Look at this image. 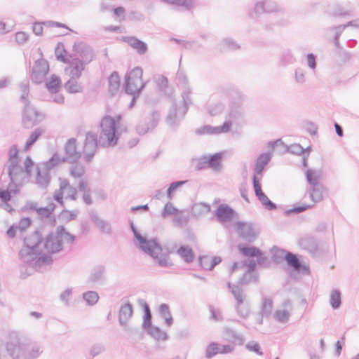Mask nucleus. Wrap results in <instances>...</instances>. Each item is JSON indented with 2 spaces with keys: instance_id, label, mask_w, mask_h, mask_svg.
I'll list each match as a JSON object with an SVG mask.
<instances>
[{
  "instance_id": "obj_1",
  "label": "nucleus",
  "mask_w": 359,
  "mask_h": 359,
  "mask_svg": "<svg viewBox=\"0 0 359 359\" xmlns=\"http://www.w3.org/2000/svg\"><path fill=\"white\" fill-rule=\"evenodd\" d=\"M74 240L75 236L63 226H58L55 232L48 234L44 241L39 231H36L25 238V247L19 255L25 263L38 269L50 262V254L60 252L64 244L71 245Z\"/></svg>"
},
{
  "instance_id": "obj_2",
  "label": "nucleus",
  "mask_w": 359,
  "mask_h": 359,
  "mask_svg": "<svg viewBox=\"0 0 359 359\" xmlns=\"http://www.w3.org/2000/svg\"><path fill=\"white\" fill-rule=\"evenodd\" d=\"M6 351L13 359H37L43 353V346L18 337H11Z\"/></svg>"
},
{
  "instance_id": "obj_3",
  "label": "nucleus",
  "mask_w": 359,
  "mask_h": 359,
  "mask_svg": "<svg viewBox=\"0 0 359 359\" xmlns=\"http://www.w3.org/2000/svg\"><path fill=\"white\" fill-rule=\"evenodd\" d=\"M121 116L113 118L105 116L100 122V133L98 138L99 146L102 147H114L120 138L123 127L120 123Z\"/></svg>"
},
{
  "instance_id": "obj_4",
  "label": "nucleus",
  "mask_w": 359,
  "mask_h": 359,
  "mask_svg": "<svg viewBox=\"0 0 359 359\" xmlns=\"http://www.w3.org/2000/svg\"><path fill=\"white\" fill-rule=\"evenodd\" d=\"M130 226L135 238V245L144 253L151 257L160 266H167L168 257L162 253V248L157 240L148 239L136 229L133 222H130Z\"/></svg>"
},
{
  "instance_id": "obj_5",
  "label": "nucleus",
  "mask_w": 359,
  "mask_h": 359,
  "mask_svg": "<svg viewBox=\"0 0 359 359\" xmlns=\"http://www.w3.org/2000/svg\"><path fill=\"white\" fill-rule=\"evenodd\" d=\"M74 50L77 53L81 59L73 58L65 71L69 73L70 78L79 79L84 70V65L92 61L93 53L92 49L83 43H75L73 46Z\"/></svg>"
},
{
  "instance_id": "obj_6",
  "label": "nucleus",
  "mask_w": 359,
  "mask_h": 359,
  "mask_svg": "<svg viewBox=\"0 0 359 359\" xmlns=\"http://www.w3.org/2000/svg\"><path fill=\"white\" fill-rule=\"evenodd\" d=\"M238 248L243 256L248 257L243 262L244 265L248 267V272H254L257 264L262 266L266 261L264 252L255 246L238 245Z\"/></svg>"
},
{
  "instance_id": "obj_7",
  "label": "nucleus",
  "mask_w": 359,
  "mask_h": 359,
  "mask_svg": "<svg viewBox=\"0 0 359 359\" xmlns=\"http://www.w3.org/2000/svg\"><path fill=\"white\" fill-rule=\"evenodd\" d=\"M59 158L53 156L48 161L36 166V183L41 189H46L51 180L50 170L58 165Z\"/></svg>"
},
{
  "instance_id": "obj_8",
  "label": "nucleus",
  "mask_w": 359,
  "mask_h": 359,
  "mask_svg": "<svg viewBox=\"0 0 359 359\" xmlns=\"http://www.w3.org/2000/svg\"><path fill=\"white\" fill-rule=\"evenodd\" d=\"M142 69L140 67L134 68L128 76H126L125 90L130 95H139L144 88L145 83L142 82Z\"/></svg>"
},
{
  "instance_id": "obj_9",
  "label": "nucleus",
  "mask_w": 359,
  "mask_h": 359,
  "mask_svg": "<svg viewBox=\"0 0 359 359\" xmlns=\"http://www.w3.org/2000/svg\"><path fill=\"white\" fill-rule=\"evenodd\" d=\"M283 8L273 0H262L257 1L252 11L249 13L252 19L258 18L263 13H280Z\"/></svg>"
},
{
  "instance_id": "obj_10",
  "label": "nucleus",
  "mask_w": 359,
  "mask_h": 359,
  "mask_svg": "<svg viewBox=\"0 0 359 359\" xmlns=\"http://www.w3.org/2000/svg\"><path fill=\"white\" fill-rule=\"evenodd\" d=\"M58 189L54 192L53 198L60 205H64L63 196L65 195L66 198L75 201L77 196V189L72 186L68 180L65 178H59Z\"/></svg>"
},
{
  "instance_id": "obj_11",
  "label": "nucleus",
  "mask_w": 359,
  "mask_h": 359,
  "mask_svg": "<svg viewBox=\"0 0 359 359\" xmlns=\"http://www.w3.org/2000/svg\"><path fill=\"white\" fill-rule=\"evenodd\" d=\"M193 104L192 90L187 76L181 72V118L185 116Z\"/></svg>"
},
{
  "instance_id": "obj_12",
  "label": "nucleus",
  "mask_w": 359,
  "mask_h": 359,
  "mask_svg": "<svg viewBox=\"0 0 359 359\" xmlns=\"http://www.w3.org/2000/svg\"><path fill=\"white\" fill-rule=\"evenodd\" d=\"M44 118L31 104L24 106L22 122L25 128H30L41 122Z\"/></svg>"
},
{
  "instance_id": "obj_13",
  "label": "nucleus",
  "mask_w": 359,
  "mask_h": 359,
  "mask_svg": "<svg viewBox=\"0 0 359 359\" xmlns=\"http://www.w3.org/2000/svg\"><path fill=\"white\" fill-rule=\"evenodd\" d=\"M235 226L239 236L248 242H253L259 235V231L252 223L238 221Z\"/></svg>"
},
{
  "instance_id": "obj_14",
  "label": "nucleus",
  "mask_w": 359,
  "mask_h": 359,
  "mask_svg": "<svg viewBox=\"0 0 359 359\" xmlns=\"http://www.w3.org/2000/svg\"><path fill=\"white\" fill-rule=\"evenodd\" d=\"M53 156H56L59 158L58 165L67 162L69 163H76L81 156L80 151H77L76 149V140L74 138L69 139L65 144V156L60 157L58 154H55Z\"/></svg>"
},
{
  "instance_id": "obj_15",
  "label": "nucleus",
  "mask_w": 359,
  "mask_h": 359,
  "mask_svg": "<svg viewBox=\"0 0 359 359\" xmlns=\"http://www.w3.org/2000/svg\"><path fill=\"white\" fill-rule=\"evenodd\" d=\"M48 71V62L43 58L37 60L32 67L31 74L32 81L35 83H42Z\"/></svg>"
},
{
  "instance_id": "obj_16",
  "label": "nucleus",
  "mask_w": 359,
  "mask_h": 359,
  "mask_svg": "<svg viewBox=\"0 0 359 359\" xmlns=\"http://www.w3.org/2000/svg\"><path fill=\"white\" fill-rule=\"evenodd\" d=\"M97 145H99V143L97 135L93 133H88L83 147L84 158L86 161H91L95 154Z\"/></svg>"
},
{
  "instance_id": "obj_17",
  "label": "nucleus",
  "mask_w": 359,
  "mask_h": 359,
  "mask_svg": "<svg viewBox=\"0 0 359 359\" xmlns=\"http://www.w3.org/2000/svg\"><path fill=\"white\" fill-rule=\"evenodd\" d=\"M231 124L230 121H225L220 126H212L210 125H205L195 131L197 135H218L220 133H226L230 131Z\"/></svg>"
},
{
  "instance_id": "obj_18",
  "label": "nucleus",
  "mask_w": 359,
  "mask_h": 359,
  "mask_svg": "<svg viewBox=\"0 0 359 359\" xmlns=\"http://www.w3.org/2000/svg\"><path fill=\"white\" fill-rule=\"evenodd\" d=\"M285 261L287 264L292 268L291 276H293V273L294 272L302 273L305 275L309 274V266L303 264L297 255L289 252L286 255Z\"/></svg>"
},
{
  "instance_id": "obj_19",
  "label": "nucleus",
  "mask_w": 359,
  "mask_h": 359,
  "mask_svg": "<svg viewBox=\"0 0 359 359\" xmlns=\"http://www.w3.org/2000/svg\"><path fill=\"white\" fill-rule=\"evenodd\" d=\"M217 219L219 222H230L238 216L237 212L226 204L219 205L215 214Z\"/></svg>"
},
{
  "instance_id": "obj_20",
  "label": "nucleus",
  "mask_w": 359,
  "mask_h": 359,
  "mask_svg": "<svg viewBox=\"0 0 359 359\" xmlns=\"http://www.w3.org/2000/svg\"><path fill=\"white\" fill-rule=\"evenodd\" d=\"M133 315V306L128 302L121 305L118 311V323L124 328L128 327V323Z\"/></svg>"
},
{
  "instance_id": "obj_21",
  "label": "nucleus",
  "mask_w": 359,
  "mask_h": 359,
  "mask_svg": "<svg viewBox=\"0 0 359 359\" xmlns=\"http://www.w3.org/2000/svg\"><path fill=\"white\" fill-rule=\"evenodd\" d=\"M6 166L8 169V174L11 181V183L17 184L20 183L25 172L22 167L20 165L19 162L13 163H6Z\"/></svg>"
},
{
  "instance_id": "obj_22",
  "label": "nucleus",
  "mask_w": 359,
  "mask_h": 359,
  "mask_svg": "<svg viewBox=\"0 0 359 359\" xmlns=\"http://www.w3.org/2000/svg\"><path fill=\"white\" fill-rule=\"evenodd\" d=\"M170 106L168 108L166 123L169 126L175 128L177 126L179 122V105L178 103L172 98L170 99Z\"/></svg>"
},
{
  "instance_id": "obj_23",
  "label": "nucleus",
  "mask_w": 359,
  "mask_h": 359,
  "mask_svg": "<svg viewBox=\"0 0 359 359\" xmlns=\"http://www.w3.org/2000/svg\"><path fill=\"white\" fill-rule=\"evenodd\" d=\"M89 216L90 219L95 223L102 233L107 235L111 234L112 228L110 222L101 219L98 215L93 210L89 212Z\"/></svg>"
},
{
  "instance_id": "obj_24",
  "label": "nucleus",
  "mask_w": 359,
  "mask_h": 359,
  "mask_svg": "<svg viewBox=\"0 0 359 359\" xmlns=\"http://www.w3.org/2000/svg\"><path fill=\"white\" fill-rule=\"evenodd\" d=\"M224 154V152H217L214 154L206 155L208 168L214 172H220L222 169V161Z\"/></svg>"
},
{
  "instance_id": "obj_25",
  "label": "nucleus",
  "mask_w": 359,
  "mask_h": 359,
  "mask_svg": "<svg viewBox=\"0 0 359 359\" xmlns=\"http://www.w3.org/2000/svg\"><path fill=\"white\" fill-rule=\"evenodd\" d=\"M299 246L310 253L315 254L318 250L316 238L312 236H306L299 241Z\"/></svg>"
},
{
  "instance_id": "obj_26",
  "label": "nucleus",
  "mask_w": 359,
  "mask_h": 359,
  "mask_svg": "<svg viewBox=\"0 0 359 359\" xmlns=\"http://www.w3.org/2000/svg\"><path fill=\"white\" fill-rule=\"evenodd\" d=\"M179 214V210L174 207L170 202H168L165 205L162 211V217L163 218L172 217L174 224L177 226L180 224Z\"/></svg>"
},
{
  "instance_id": "obj_27",
  "label": "nucleus",
  "mask_w": 359,
  "mask_h": 359,
  "mask_svg": "<svg viewBox=\"0 0 359 359\" xmlns=\"http://www.w3.org/2000/svg\"><path fill=\"white\" fill-rule=\"evenodd\" d=\"M308 192L313 203H318L323 198L324 186L322 184L310 186L308 189Z\"/></svg>"
},
{
  "instance_id": "obj_28",
  "label": "nucleus",
  "mask_w": 359,
  "mask_h": 359,
  "mask_svg": "<svg viewBox=\"0 0 359 359\" xmlns=\"http://www.w3.org/2000/svg\"><path fill=\"white\" fill-rule=\"evenodd\" d=\"M124 41L135 49L140 55L144 54L147 50V44L134 36L125 37Z\"/></svg>"
},
{
  "instance_id": "obj_29",
  "label": "nucleus",
  "mask_w": 359,
  "mask_h": 359,
  "mask_svg": "<svg viewBox=\"0 0 359 359\" xmlns=\"http://www.w3.org/2000/svg\"><path fill=\"white\" fill-rule=\"evenodd\" d=\"M219 47L223 52L236 51L241 48L239 43L236 40L230 37L222 39L219 44Z\"/></svg>"
},
{
  "instance_id": "obj_30",
  "label": "nucleus",
  "mask_w": 359,
  "mask_h": 359,
  "mask_svg": "<svg viewBox=\"0 0 359 359\" xmlns=\"http://www.w3.org/2000/svg\"><path fill=\"white\" fill-rule=\"evenodd\" d=\"M271 158V155L268 153H263L257 157L255 165L256 175H262L264 167L269 163Z\"/></svg>"
},
{
  "instance_id": "obj_31",
  "label": "nucleus",
  "mask_w": 359,
  "mask_h": 359,
  "mask_svg": "<svg viewBox=\"0 0 359 359\" xmlns=\"http://www.w3.org/2000/svg\"><path fill=\"white\" fill-rule=\"evenodd\" d=\"M224 333L226 337V340L235 344L242 345L244 342V337L243 335L239 334L236 330L225 327L224 329Z\"/></svg>"
},
{
  "instance_id": "obj_32",
  "label": "nucleus",
  "mask_w": 359,
  "mask_h": 359,
  "mask_svg": "<svg viewBox=\"0 0 359 359\" xmlns=\"http://www.w3.org/2000/svg\"><path fill=\"white\" fill-rule=\"evenodd\" d=\"M105 269L103 266H95L88 278V282L90 283H97L103 280Z\"/></svg>"
},
{
  "instance_id": "obj_33",
  "label": "nucleus",
  "mask_w": 359,
  "mask_h": 359,
  "mask_svg": "<svg viewBox=\"0 0 359 359\" xmlns=\"http://www.w3.org/2000/svg\"><path fill=\"white\" fill-rule=\"evenodd\" d=\"M146 331L156 341H165L168 338V336L165 331L155 325L148 327Z\"/></svg>"
},
{
  "instance_id": "obj_34",
  "label": "nucleus",
  "mask_w": 359,
  "mask_h": 359,
  "mask_svg": "<svg viewBox=\"0 0 359 359\" xmlns=\"http://www.w3.org/2000/svg\"><path fill=\"white\" fill-rule=\"evenodd\" d=\"M46 86L50 93H57L61 88V80L56 75H51L46 83Z\"/></svg>"
},
{
  "instance_id": "obj_35",
  "label": "nucleus",
  "mask_w": 359,
  "mask_h": 359,
  "mask_svg": "<svg viewBox=\"0 0 359 359\" xmlns=\"http://www.w3.org/2000/svg\"><path fill=\"white\" fill-rule=\"evenodd\" d=\"M228 287L235 298L236 303H243V302H245V295L244 294L243 289L240 286L232 285L229 283Z\"/></svg>"
},
{
  "instance_id": "obj_36",
  "label": "nucleus",
  "mask_w": 359,
  "mask_h": 359,
  "mask_svg": "<svg viewBox=\"0 0 359 359\" xmlns=\"http://www.w3.org/2000/svg\"><path fill=\"white\" fill-rule=\"evenodd\" d=\"M158 312L162 318L164 319L165 323L170 327L173 323V319L171 316L169 306L166 304H161L158 307Z\"/></svg>"
},
{
  "instance_id": "obj_37",
  "label": "nucleus",
  "mask_w": 359,
  "mask_h": 359,
  "mask_svg": "<svg viewBox=\"0 0 359 359\" xmlns=\"http://www.w3.org/2000/svg\"><path fill=\"white\" fill-rule=\"evenodd\" d=\"M243 109L241 106H235L231 108V111L228 116V120L231 121V124L232 125V122H239L243 119Z\"/></svg>"
},
{
  "instance_id": "obj_38",
  "label": "nucleus",
  "mask_w": 359,
  "mask_h": 359,
  "mask_svg": "<svg viewBox=\"0 0 359 359\" xmlns=\"http://www.w3.org/2000/svg\"><path fill=\"white\" fill-rule=\"evenodd\" d=\"M330 304L334 309H338L341 305V293L338 289H334L331 291L330 295Z\"/></svg>"
},
{
  "instance_id": "obj_39",
  "label": "nucleus",
  "mask_w": 359,
  "mask_h": 359,
  "mask_svg": "<svg viewBox=\"0 0 359 359\" xmlns=\"http://www.w3.org/2000/svg\"><path fill=\"white\" fill-rule=\"evenodd\" d=\"M19 88L21 92L20 101L24 104V106L30 104L28 99L29 93V82L28 81H23L20 82L19 84Z\"/></svg>"
},
{
  "instance_id": "obj_40",
  "label": "nucleus",
  "mask_w": 359,
  "mask_h": 359,
  "mask_svg": "<svg viewBox=\"0 0 359 359\" xmlns=\"http://www.w3.org/2000/svg\"><path fill=\"white\" fill-rule=\"evenodd\" d=\"M109 91L113 95L116 93L120 86V79L117 72H113L108 79Z\"/></svg>"
},
{
  "instance_id": "obj_41",
  "label": "nucleus",
  "mask_w": 359,
  "mask_h": 359,
  "mask_svg": "<svg viewBox=\"0 0 359 359\" xmlns=\"http://www.w3.org/2000/svg\"><path fill=\"white\" fill-rule=\"evenodd\" d=\"M210 211V205L206 203H195L192 206V214L195 217L205 215Z\"/></svg>"
},
{
  "instance_id": "obj_42",
  "label": "nucleus",
  "mask_w": 359,
  "mask_h": 359,
  "mask_svg": "<svg viewBox=\"0 0 359 359\" xmlns=\"http://www.w3.org/2000/svg\"><path fill=\"white\" fill-rule=\"evenodd\" d=\"M44 129L42 128H36L34 131L31 133L29 137L27 140L25 146V150H28L37 141L39 137L44 133Z\"/></svg>"
},
{
  "instance_id": "obj_43",
  "label": "nucleus",
  "mask_w": 359,
  "mask_h": 359,
  "mask_svg": "<svg viewBox=\"0 0 359 359\" xmlns=\"http://www.w3.org/2000/svg\"><path fill=\"white\" fill-rule=\"evenodd\" d=\"M272 259L275 263L280 264L283 260H285L286 255L289 252L280 249L278 247H273L271 248Z\"/></svg>"
},
{
  "instance_id": "obj_44",
  "label": "nucleus",
  "mask_w": 359,
  "mask_h": 359,
  "mask_svg": "<svg viewBox=\"0 0 359 359\" xmlns=\"http://www.w3.org/2000/svg\"><path fill=\"white\" fill-rule=\"evenodd\" d=\"M77 79L70 78L65 84L66 90L69 93H78L82 91L81 86L76 81Z\"/></svg>"
},
{
  "instance_id": "obj_45",
  "label": "nucleus",
  "mask_w": 359,
  "mask_h": 359,
  "mask_svg": "<svg viewBox=\"0 0 359 359\" xmlns=\"http://www.w3.org/2000/svg\"><path fill=\"white\" fill-rule=\"evenodd\" d=\"M195 254L193 250L188 245H181V258L187 264L192 262L194 259Z\"/></svg>"
},
{
  "instance_id": "obj_46",
  "label": "nucleus",
  "mask_w": 359,
  "mask_h": 359,
  "mask_svg": "<svg viewBox=\"0 0 359 359\" xmlns=\"http://www.w3.org/2000/svg\"><path fill=\"white\" fill-rule=\"evenodd\" d=\"M235 309L237 314L243 318H247L250 313L249 304L245 301L243 303H236Z\"/></svg>"
},
{
  "instance_id": "obj_47",
  "label": "nucleus",
  "mask_w": 359,
  "mask_h": 359,
  "mask_svg": "<svg viewBox=\"0 0 359 359\" xmlns=\"http://www.w3.org/2000/svg\"><path fill=\"white\" fill-rule=\"evenodd\" d=\"M273 310V301L268 297H263L261 305V311L259 313L264 315L266 317L269 316Z\"/></svg>"
},
{
  "instance_id": "obj_48",
  "label": "nucleus",
  "mask_w": 359,
  "mask_h": 359,
  "mask_svg": "<svg viewBox=\"0 0 359 359\" xmlns=\"http://www.w3.org/2000/svg\"><path fill=\"white\" fill-rule=\"evenodd\" d=\"M99 295L95 291H88L83 294V299L88 306L95 305L99 300Z\"/></svg>"
},
{
  "instance_id": "obj_49",
  "label": "nucleus",
  "mask_w": 359,
  "mask_h": 359,
  "mask_svg": "<svg viewBox=\"0 0 359 359\" xmlns=\"http://www.w3.org/2000/svg\"><path fill=\"white\" fill-rule=\"evenodd\" d=\"M144 317L142 327L146 330L148 327L153 326L151 325V313L149 305L146 303L144 304Z\"/></svg>"
},
{
  "instance_id": "obj_50",
  "label": "nucleus",
  "mask_w": 359,
  "mask_h": 359,
  "mask_svg": "<svg viewBox=\"0 0 359 359\" xmlns=\"http://www.w3.org/2000/svg\"><path fill=\"white\" fill-rule=\"evenodd\" d=\"M295 57L293 56L290 50H285L282 53L280 57V62L283 66H287L294 63Z\"/></svg>"
},
{
  "instance_id": "obj_51",
  "label": "nucleus",
  "mask_w": 359,
  "mask_h": 359,
  "mask_svg": "<svg viewBox=\"0 0 359 359\" xmlns=\"http://www.w3.org/2000/svg\"><path fill=\"white\" fill-rule=\"evenodd\" d=\"M306 177L308 183L310 186L316 185L317 184H321L319 181V175L311 169H308L306 171Z\"/></svg>"
},
{
  "instance_id": "obj_52",
  "label": "nucleus",
  "mask_w": 359,
  "mask_h": 359,
  "mask_svg": "<svg viewBox=\"0 0 359 359\" xmlns=\"http://www.w3.org/2000/svg\"><path fill=\"white\" fill-rule=\"evenodd\" d=\"M313 206V205H298L296 204L294 205V207L291 209L287 210L285 211V214L287 216L291 215L292 214H299Z\"/></svg>"
},
{
  "instance_id": "obj_53",
  "label": "nucleus",
  "mask_w": 359,
  "mask_h": 359,
  "mask_svg": "<svg viewBox=\"0 0 359 359\" xmlns=\"http://www.w3.org/2000/svg\"><path fill=\"white\" fill-rule=\"evenodd\" d=\"M290 317V313L286 310H276L273 314V318L280 323H287Z\"/></svg>"
},
{
  "instance_id": "obj_54",
  "label": "nucleus",
  "mask_w": 359,
  "mask_h": 359,
  "mask_svg": "<svg viewBox=\"0 0 359 359\" xmlns=\"http://www.w3.org/2000/svg\"><path fill=\"white\" fill-rule=\"evenodd\" d=\"M196 5V0H181V14L184 12L192 14Z\"/></svg>"
},
{
  "instance_id": "obj_55",
  "label": "nucleus",
  "mask_w": 359,
  "mask_h": 359,
  "mask_svg": "<svg viewBox=\"0 0 359 359\" xmlns=\"http://www.w3.org/2000/svg\"><path fill=\"white\" fill-rule=\"evenodd\" d=\"M219 344L217 342L210 343L205 349V357L207 358H212L219 353Z\"/></svg>"
},
{
  "instance_id": "obj_56",
  "label": "nucleus",
  "mask_w": 359,
  "mask_h": 359,
  "mask_svg": "<svg viewBox=\"0 0 359 359\" xmlns=\"http://www.w3.org/2000/svg\"><path fill=\"white\" fill-rule=\"evenodd\" d=\"M70 175L74 178H81L85 173V168L81 164H76L70 168Z\"/></svg>"
},
{
  "instance_id": "obj_57",
  "label": "nucleus",
  "mask_w": 359,
  "mask_h": 359,
  "mask_svg": "<svg viewBox=\"0 0 359 359\" xmlns=\"http://www.w3.org/2000/svg\"><path fill=\"white\" fill-rule=\"evenodd\" d=\"M346 26H344V25L332 27L329 28L330 31H335V34L333 38V43L335 46H340L339 38L341 33L344 32Z\"/></svg>"
},
{
  "instance_id": "obj_58",
  "label": "nucleus",
  "mask_w": 359,
  "mask_h": 359,
  "mask_svg": "<svg viewBox=\"0 0 359 359\" xmlns=\"http://www.w3.org/2000/svg\"><path fill=\"white\" fill-rule=\"evenodd\" d=\"M258 280V276L254 272H247L240 279L239 283L241 284L247 285L250 283H257Z\"/></svg>"
},
{
  "instance_id": "obj_59",
  "label": "nucleus",
  "mask_w": 359,
  "mask_h": 359,
  "mask_svg": "<svg viewBox=\"0 0 359 359\" xmlns=\"http://www.w3.org/2000/svg\"><path fill=\"white\" fill-rule=\"evenodd\" d=\"M261 204L268 210H275L277 208L276 204L272 202L266 194L257 198Z\"/></svg>"
},
{
  "instance_id": "obj_60",
  "label": "nucleus",
  "mask_w": 359,
  "mask_h": 359,
  "mask_svg": "<svg viewBox=\"0 0 359 359\" xmlns=\"http://www.w3.org/2000/svg\"><path fill=\"white\" fill-rule=\"evenodd\" d=\"M20 162L18 157V149L17 146L13 145L8 151V158L6 163Z\"/></svg>"
},
{
  "instance_id": "obj_61",
  "label": "nucleus",
  "mask_w": 359,
  "mask_h": 359,
  "mask_svg": "<svg viewBox=\"0 0 359 359\" xmlns=\"http://www.w3.org/2000/svg\"><path fill=\"white\" fill-rule=\"evenodd\" d=\"M154 79L159 89L164 91L165 93H168L167 88H168V81L167 78L162 75H158L154 78Z\"/></svg>"
},
{
  "instance_id": "obj_62",
  "label": "nucleus",
  "mask_w": 359,
  "mask_h": 359,
  "mask_svg": "<svg viewBox=\"0 0 359 359\" xmlns=\"http://www.w3.org/2000/svg\"><path fill=\"white\" fill-rule=\"evenodd\" d=\"M336 53L341 61L346 62L351 59V53L348 50H345L341 45L340 46H336Z\"/></svg>"
},
{
  "instance_id": "obj_63",
  "label": "nucleus",
  "mask_w": 359,
  "mask_h": 359,
  "mask_svg": "<svg viewBox=\"0 0 359 359\" xmlns=\"http://www.w3.org/2000/svg\"><path fill=\"white\" fill-rule=\"evenodd\" d=\"M252 184H253V188L255 191V196L257 198L262 196L264 194H265L262 189V186L259 182V179L257 175H254L252 177Z\"/></svg>"
},
{
  "instance_id": "obj_64",
  "label": "nucleus",
  "mask_w": 359,
  "mask_h": 359,
  "mask_svg": "<svg viewBox=\"0 0 359 359\" xmlns=\"http://www.w3.org/2000/svg\"><path fill=\"white\" fill-rule=\"evenodd\" d=\"M224 109V106L222 103H217L215 104H210L208 107V113L211 116H217L221 114Z\"/></svg>"
}]
</instances>
